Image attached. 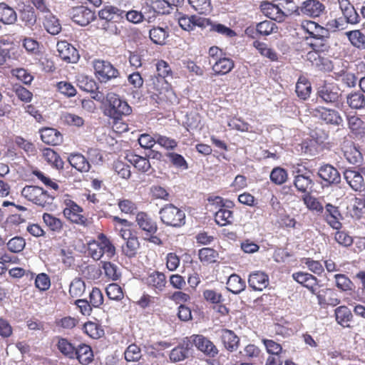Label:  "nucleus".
Instances as JSON below:
<instances>
[{
	"mask_svg": "<svg viewBox=\"0 0 365 365\" xmlns=\"http://www.w3.org/2000/svg\"><path fill=\"white\" fill-rule=\"evenodd\" d=\"M260 9L263 14L277 23H282L294 14H299V7L293 0H279L277 4L262 2Z\"/></svg>",
	"mask_w": 365,
	"mask_h": 365,
	"instance_id": "f257e3e1",
	"label": "nucleus"
},
{
	"mask_svg": "<svg viewBox=\"0 0 365 365\" xmlns=\"http://www.w3.org/2000/svg\"><path fill=\"white\" fill-rule=\"evenodd\" d=\"M98 16L101 21V29L114 35H121L123 29H118L115 23L119 22L124 18V11L115 6H106L98 11Z\"/></svg>",
	"mask_w": 365,
	"mask_h": 365,
	"instance_id": "f03ea898",
	"label": "nucleus"
},
{
	"mask_svg": "<svg viewBox=\"0 0 365 365\" xmlns=\"http://www.w3.org/2000/svg\"><path fill=\"white\" fill-rule=\"evenodd\" d=\"M150 90L157 101L161 103H173L176 96L166 78L153 76L151 77Z\"/></svg>",
	"mask_w": 365,
	"mask_h": 365,
	"instance_id": "7ed1b4c3",
	"label": "nucleus"
},
{
	"mask_svg": "<svg viewBox=\"0 0 365 365\" xmlns=\"http://www.w3.org/2000/svg\"><path fill=\"white\" fill-rule=\"evenodd\" d=\"M106 99L108 105L105 113L113 120H121L123 116L132 113V108L128 103L117 94L109 93L106 96Z\"/></svg>",
	"mask_w": 365,
	"mask_h": 365,
	"instance_id": "20e7f679",
	"label": "nucleus"
},
{
	"mask_svg": "<svg viewBox=\"0 0 365 365\" xmlns=\"http://www.w3.org/2000/svg\"><path fill=\"white\" fill-rule=\"evenodd\" d=\"M21 195L28 200L42 207L51 205L55 198L53 191L48 192L42 187L34 185L24 187Z\"/></svg>",
	"mask_w": 365,
	"mask_h": 365,
	"instance_id": "39448f33",
	"label": "nucleus"
},
{
	"mask_svg": "<svg viewBox=\"0 0 365 365\" xmlns=\"http://www.w3.org/2000/svg\"><path fill=\"white\" fill-rule=\"evenodd\" d=\"M160 220L167 226L179 227L185 223V212L173 204H167L160 210Z\"/></svg>",
	"mask_w": 365,
	"mask_h": 365,
	"instance_id": "423d86ee",
	"label": "nucleus"
},
{
	"mask_svg": "<svg viewBox=\"0 0 365 365\" xmlns=\"http://www.w3.org/2000/svg\"><path fill=\"white\" fill-rule=\"evenodd\" d=\"M65 207L63 210V216L71 222L88 227L90 224L89 220L83 215V209L76 202L71 199L63 200Z\"/></svg>",
	"mask_w": 365,
	"mask_h": 365,
	"instance_id": "0eeeda50",
	"label": "nucleus"
},
{
	"mask_svg": "<svg viewBox=\"0 0 365 365\" xmlns=\"http://www.w3.org/2000/svg\"><path fill=\"white\" fill-rule=\"evenodd\" d=\"M93 68L96 78L101 82H106L119 76V71L109 61L101 59L93 61Z\"/></svg>",
	"mask_w": 365,
	"mask_h": 365,
	"instance_id": "6e6552de",
	"label": "nucleus"
},
{
	"mask_svg": "<svg viewBox=\"0 0 365 365\" xmlns=\"http://www.w3.org/2000/svg\"><path fill=\"white\" fill-rule=\"evenodd\" d=\"M312 114L328 125L339 126L343 123L340 113L334 109L318 106L312 110Z\"/></svg>",
	"mask_w": 365,
	"mask_h": 365,
	"instance_id": "1a4fd4ad",
	"label": "nucleus"
},
{
	"mask_svg": "<svg viewBox=\"0 0 365 365\" xmlns=\"http://www.w3.org/2000/svg\"><path fill=\"white\" fill-rule=\"evenodd\" d=\"M143 282L148 289L157 294L163 292L167 285L165 274L158 270L149 272L147 276L143 279Z\"/></svg>",
	"mask_w": 365,
	"mask_h": 365,
	"instance_id": "9d476101",
	"label": "nucleus"
},
{
	"mask_svg": "<svg viewBox=\"0 0 365 365\" xmlns=\"http://www.w3.org/2000/svg\"><path fill=\"white\" fill-rule=\"evenodd\" d=\"M319 215L331 228L334 230H341L342 227V215L339 207L331 203H326L324 207V211Z\"/></svg>",
	"mask_w": 365,
	"mask_h": 365,
	"instance_id": "9b49d317",
	"label": "nucleus"
},
{
	"mask_svg": "<svg viewBox=\"0 0 365 365\" xmlns=\"http://www.w3.org/2000/svg\"><path fill=\"white\" fill-rule=\"evenodd\" d=\"M58 56L67 63H74L79 59L77 49L66 41H58L56 45Z\"/></svg>",
	"mask_w": 365,
	"mask_h": 365,
	"instance_id": "f8f14e48",
	"label": "nucleus"
},
{
	"mask_svg": "<svg viewBox=\"0 0 365 365\" xmlns=\"http://www.w3.org/2000/svg\"><path fill=\"white\" fill-rule=\"evenodd\" d=\"M190 339L197 349L207 356L215 357L218 354L216 346L203 335L193 334L190 336Z\"/></svg>",
	"mask_w": 365,
	"mask_h": 365,
	"instance_id": "ddd939ff",
	"label": "nucleus"
},
{
	"mask_svg": "<svg viewBox=\"0 0 365 365\" xmlns=\"http://www.w3.org/2000/svg\"><path fill=\"white\" fill-rule=\"evenodd\" d=\"M135 222L139 229L145 234H156L158 230L156 221L146 212H138L135 215Z\"/></svg>",
	"mask_w": 365,
	"mask_h": 365,
	"instance_id": "4468645a",
	"label": "nucleus"
},
{
	"mask_svg": "<svg viewBox=\"0 0 365 365\" xmlns=\"http://www.w3.org/2000/svg\"><path fill=\"white\" fill-rule=\"evenodd\" d=\"M178 21L180 28L187 31H193L196 26L205 28L206 27V22L209 23L205 18H201L196 15L188 16L182 14H180Z\"/></svg>",
	"mask_w": 365,
	"mask_h": 365,
	"instance_id": "2eb2a0df",
	"label": "nucleus"
},
{
	"mask_svg": "<svg viewBox=\"0 0 365 365\" xmlns=\"http://www.w3.org/2000/svg\"><path fill=\"white\" fill-rule=\"evenodd\" d=\"M344 177L349 185L356 192L365 191V179L361 172L354 169H346Z\"/></svg>",
	"mask_w": 365,
	"mask_h": 365,
	"instance_id": "dca6fc26",
	"label": "nucleus"
},
{
	"mask_svg": "<svg viewBox=\"0 0 365 365\" xmlns=\"http://www.w3.org/2000/svg\"><path fill=\"white\" fill-rule=\"evenodd\" d=\"M71 14L73 21L82 26L88 25L95 19V13L83 6L73 8Z\"/></svg>",
	"mask_w": 365,
	"mask_h": 365,
	"instance_id": "f3484780",
	"label": "nucleus"
},
{
	"mask_svg": "<svg viewBox=\"0 0 365 365\" xmlns=\"http://www.w3.org/2000/svg\"><path fill=\"white\" fill-rule=\"evenodd\" d=\"M316 295L318 301V304L322 307L328 306L336 307L340 304V299L338 297V294L336 291L333 289L325 288L317 291Z\"/></svg>",
	"mask_w": 365,
	"mask_h": 365,
	"instance_id": "a211bd4d",
	"label": "nucleus"
},
{
	"mask_svg": "<svg viewBox=\"0 0 365 365\" xmlns=\"http://www.w3.org/2000/svg\"><path fill=\"white\" fill-rule=\"evenodd\" d=\"M292 278L306 287L312 294H317L319 279L315 276L308 272H297L292 274Z\"/></svg>",
	"mask_w": 365,
	"mask_h": 365,
	"instance_id": "6ab92c4d",
	"label": "nucleus"
},
{
	"mask_svg": "<svg viewBox=\"0 0 365 365\" xmlns=\"http://www.w3.org/2000/svg\"><path fill=\"white\" fill-rule=\"evenodd\" d=\"M294 185L298 192L306 194L309 190H312L314 182L311 176L307 173H303L299 168L294 171Z\"/></svg>",
	"mask_w": 365,
	"mask_h": 365,
	"instance_id": "aec40b11",
	"label": "nucleus"
},
{
	"mask_svg": "<svg viewBox=\"0 0 365 365\" xmlns=\"http://www.w3.org/2000/svg\"><path fill=\"white\" fill-rule=\"evenodd\" d=\"M317 175L327 185L338 184L341 181L339 171L329 164L322 165L319 168Z\"/></svg>",
	"mask_w": 365,
	"mask_h": 365,
	"instance_id": "412c9836",
	"label": "nucleus"
},
{
	"mask_svg": "<svg viewBox=\"0 0 365 365\" xmlns=\"http://www.w3.org/2000/svg\"><path fill=\"white\" fill-rule=\"evenodd\" d=\"M339 88L334 85H325L318 91V97L327 103H336L341 96Z\"/></svg>",
	"mask_w": 365,
	"mask_h": 365,
	"instance_id": "4be33fe9",
	"label": "nucleus"
},
{
	"mask_svg": "<svg viewBox=\"0 0 365 365\" xmlns=\"http://www.w3.org/2000/svg\"><path fill=\"white\" fill-rule=\"evenodd\" d=\"M302 200L306 208L318 215L324 211V198L323 197H316L311 192H307L302 196Z\"/></svg>",
	"mask_w": 365,
	"mask_h": 365,
	"instance_id": "5701e85b",
	"label": "nucleus"
},
{
	"mask_svg": "<svg viewBox=\"0 0 365 365\" xmlns=\"http://www.w3.org/2000/svg\"><path fill=\"white\" fill-rule=\"evenodd\" d=\"M248 284L252 289L262 291L269 285V276L264 272L255 271L250 274Z\"/></svg>",
	"mask_w": 365,
	"mask_h": 365,
	"instance_id": "b1692460",
	"label": "nucleus"
},
{
	"mask_svg": "<svg viewBox=\"0 0 365 365\" xmlns=\"http://www.w3.org/2000/svg\"><path fill=\"white\" fill-rule=\"evenodd\" d=\"M39 132L41 140L47 145H58L63 142V135L57 129L45 127Z\"/></svg>",
	"mask_w": 365,
	"mask_h": 365,
	"instance_id": "393cba45",
	"label": "nucleus"
},
{
	"mask_svg": "<svg viewBox=\"0 0 365 365\" xmlns=\"http://www.w3.org/2000/svg\"><path fill=\"white\" fill-rule=\"evenodd\" d=\"M324 9V5L318 0H307L300 7L302 13L311 17L319 16Z\"/></svg>",
	"mask_w": 365,
	"mask_h": 365,
	"instance_id": "a878e982",
	"label": "nucleus"
},
{
	"mask_svg": "<svg viewBox=\"0 0 365 365\" xmlns=\"http://www.w3.org/2000/svg\"><path fill=\"white\" fill-rule=\"evenodd\" d=\"M220 336L225 349L232 352L237 350L240 346V338L235 333L227 329H222L220 331Z\"/></svg>",
	"mask_w": 365,
	"mask_h": 365,
	"instance_id": "bb28decb",
	"label": "nucleus"
},
{
	"mask_svg": "<svg viewBox=\"0 0 365 365\" xmlns=\"http://www.w3.org/2000/svg\"><path fill=\"white\" fill-rule=\"evenodd\" d=\"M350 133L356 138H363L365 135V122L358 115H348L346 118Z\"/></svg>",
	"mask_w": 365,
	"mask_h": 365,
	"instance_id": "cd10ccee",
	"label": "nucleus"
},
{
	"mask_svg": "<svg viewBox=\"0 0 365 365\" xmlns=\"http://www.w3.org/2000/svg\"><path fill=\"white\" fill-rule=\"evenodd\" d=\"M126 160L132 164L139 172L146 173L150 168V163L146 158L136 155L132 152L126 154Z\"/></svg>",
	"mask_w": 365,
	"mask_h": 365,
	"instance_id": "c85d7f7f",
	"label": "nucleus"
},
{
	"mask_svg": "<svg viewBox=\"0 0 365 365\" xmlns=\"http://www.w3.org/2000/svg\"><path fill=\"white\" fill-rule=\"evenodd\" d=\"M75 359L82 365H88L93 361V352L91 347L86 344H81L76 349Z\"/></svg>",
	"mask_w": 365,
	"mask_h": 365,
	"instance_id": "c756f323",
	"label": "nucleus"
},
{
	"mask_svg": "<svg viewBox=\"0 0 365 365\" xmlns=\"http://www.w3.org/2000/svg\"><path fill=\"white\" fill-rule=\"evenodd\" d=\"M234 66V61L225 56L214 62L212 69L215 75H225L230 73L233 69Z\"/></svg>",
	"mask_w": 365,
	"mask_h": 365,
	"instance_id": "7c9ffc66",
	"label": "nucleus"
},
{
	"mask_svg": "<svg viewBox=\"0 0 365 365\" xmlns=\"http://www.w3.org/2000/svg\"><path fill=\"white\" fill-rule=\"evenodd\" d=\"M68 160L70 165L81 173L88 172L91 168V165L88 160L81 153H71Z\"/></svg>",
	"mask_w": 365,
	"mask_h": 365,
	"instance_id": "2f4dec72",
	"label": "nucleus"
},
{
	"mask_svg": "<svg viewBox=\"0 0 365 365\" xmlns=\"http://www.w3.org/2000/svg\"><path fill=\"white\" fill-rule=\"evenodd\" d=\"M95 241L108 258L111 259L115 255V247L105 234H98Z\"/></svg>",
	"mask_w": 365,
	"mask_h": 365,
	"instance_id": "473e14b6",
	"label": "nucleus"
},
{
	"mask_svg": "<svg viewBox=\"0 0 365 365\" xmlns=\"http://www.w3.org/2000/svg\"><path fill=\"white\" fill-rule=\"evenodd\" d=\"M334 314L336 322L341 327H350V322L352 321L353 314L351 310L346 306L338 307L334 310Z\"/></svg>",
	"mask_w": 365,
	"mask_h": 365,
	"instance_id": "72a5a7b5",
	"label": "nucleus"
},
{
	"mask_svg": "<svg viewBox=\"0 0 365 365\" xmlns=\"http://www.w3.org/2000/svg\"><path fill=\"white\" fill-rule=\"evenodd\" d=\"M17 21V14L15 10L6 4L0 3V22L11 25Z\"/></svg>",
	"mask_w": 365,
	"mask_h": 365,
	"instance_id": "f704fd0d",
	"label": "nucleus"
},
{
	"mask_svg": "<svg viewBox=\"0 0 365 365\" xmlns=\"http://www.w3.org/2000/svg\"><path fill=\"white\" fill-rule=\"evenodd\" d=\"M43 159L52 167L57 170L63 168V161L60 155L51 148H44L43 150Z\"/></svg>",
	"mask_w": 365,
	"mask_h": 365,
	"instance_id": "c9c22d12",
	"label": "nucleus"
},
{
	"mask_svg": "<svg viewBox=\"0 0 365 365\" xmlns=\"http://www.w3.org/2000/svg\"><path fill=\"white\" fill-rule=\"evenodd\" d=\"M252 46L257 50L262 56L269 59L271 61H278V54L276 51L269 48L266 43L259 40H255L253 42Z\"/></svg>",
	"mask_w": 365,
	"mask_h": 365,
	"instance_id": "e433bc0d",
	"label": "nucleus"
},
{
	"mask_svg": "<svg viewBox=\"0 0 365 365\" xmlns=\"http://www.w3.org/2000/svg\"><path fill=\"white\" fill-rule=\"evenodd\" d=\"M246 288L245 281L243 280L238 274H231L227 282V289L229 292L238 294Z\"/></svg>",
	"mask_w": 365,
	"mask_h": 365,
	"instance_id": "4c0bfd02",
	"label": "nucleus"
},
{
	"mask_svg": "<svg viewBox=\"0 0 365 365\" xmlns=\"http://www.w3.org/2000/svg\"><path fill=\"white\" fill-rule=\"evenodd\" d=\"M43 25L46 31L51 35H57L61 31L59 20L50 12L45 16Z\"/></svg>",
	"mask_w": 365,
	"mask_h": 365,
	"instance_id": "58836bf2",
	"label": "nucleus"
},
{
	"mask_svg": "<svg viewBox=\"0 0 365 365\" xmlns=\"http://www.w3.org/2000/svg\"><path fill=\"white\" fill-rule=\"evenodd\" d=\"M230 205H227L222 208H220L215 214V221L220 226H226L232 223L234 215L233 212L228 208Z\"/></svg>",
	"mask_w": 365,
	"mask_h": 365,
	"instance_id": "ea45409f",
	"label": "nucleus"
},
{
	"mask_svg": "<svg viewBox=\"0 0 365 365\" xmlns=\"http://www.w3.org/2000/svg\"><path fill=\"white\" fill-rule=\"evenodd\" d=\"M346 103L351 109H363L365 108V96L360 91H353L348 94Z\"/></svg>",
	"mask_w": 365,
	"mask_h": 365,
	"instance_id": "a19ab883",
	"label": "nucleus"
},
{
	"mask_svg": "<svg viewBox=\"0 0 365 365\" xmlns=\"http://www.w3.org/2000/svg\"><path fill=\"white\" fill-rule=\"evenodd\" d=\"M83 331L92 339H98L104 336V329L101 324L96 322L88 321L83 327Z\"/></svg>",
	"mask_w": 365,
	"mask_h": 365,
	"instance_id": "79ce46f5",
	"label": "nucleus"
},
{
	"mask_svg": "<svg viewBox=\"0 0 365 365\" xmlns=\"http://www.w3.org/2000/svg\"><path fill=\"white\" fill-rule=\"evenodd\" d=\"M140 247L138 237L133 235L126 240L125 244L122 246V252L128 258H133L136 256Z\"/></svg>",
	"mask_w": 365,
	"mask_h": 365,
	"instance_id": "37998d69",
	"label": "nucleus"
},
{
	"mask_svg": "<svg viewBox=\"0 0 365 365\" xmlns=\"http://www.w3.org/2000/svg\"><path fill=\"white\" fill-rule=\"evenodd\" d=\"M312 86L310 82L304 76H300L296 83L295 91L299 98L303 100L307 99L311 93Z\"/></svg>",
	"mask_w": 365,
	"mask_h": 365,
	"instance_id": "c03bdc74",
	"label": "nucleus"
},
{
	"mask_svg": "<svg viewBox=\"0 0 365 365\" xmlns=\"http://www.w3.org/2000/svg\"><path fill=\"white\" fill-rule=\"evenodd\" d=\"M345 35L353 46L365 50V35L360 30L346 31Z\"/></svg>",
	"mask_w": 365,
	"mask_h": 365,
	"instance_id": "a18cd8bd",
	"label": "nucleus"
},
{
	"mask_svg": "<svg viewBox=\"0 0 365 365\" xmlns=\"http://www.w3.org/2000/svg\"><path fill=\"white\" fill-rule=\"evenodd\" d=\"M218 252L210 247H203L198 251L200 261L204 265H208L217 262Z\"/></svg>",
	"mask_w": 365,
	"mask_h": 365,
	"instance_id": "49530a36",
	"label": "nucleus"
},
{
	"mask_svg": "<svg viewBox=\"0 0 365 365\" xmlns=\"http://www.w3.org/2000/svg\"><path fill=\"white\" fill-rule=\"evenodd\" d=\"M209 21L206 22V26H210V31L216 32L225 37L232 38L237 36L236 32L232 29L226 26L224 24L212 22L210 19H207Z\"/></svg>",
	"mask_w": 365,
	"mask_h": 365,
	"instance_id": "de8ad7c7",
	"label": "nucleus"
},
{
	"mask_svg": "<svg viewBox=\"0 0 365 365\" xmlns=\"http://www.w3.org/2000/svg\"><path fill=\"white\" fill-rule=\"evenodd\" d=\"M258 36L266 37L278 32L279 28L275 23L270 20H264L257 24Z\"/></svg>",
	"mask_w": 365,
	"mask_h": 365,
	"instance_id": "09e8293b",
	"label": "nucleus"
},
{
	"mask_svg": "<svg viewBox=\"0 0 365 365\" xmlns=\"http://www.w3.org/2000/svg\"><path fill=\"white\" fill-rule=\"evenodd\" d=\"M86 291L85 282L80 277L74 278L70 285L68 293L72 298L81 297Z\"/></svg>",
	"mask_w": 365,
	"mask_h": 365,
	"instance_id": "8fccbe9b",
	"label": "nucleus"
},
{
	"mask_svg": "<svg viewBox=\"0 0 365 365\" xmlns=\"http://www.w3.org/2000/svg\"><path fill=\"white\" fill-rule=\"evenodd\" d=\"M149 36L150 40L155 44L163 45L169 36L167 29L160 26L153 27L150 30Z\"/></svg>",
	"mask_w": 365,
	"mask_h": 365,
	"instance_id": "3c124183",
	"label": "nucleus"
},
{
	"mask_svg": "<svg viewBox=\"0 0 365 365\" xmlns=\"http://www.w3.org/2000/svg\"><path fill=\"white\" fill-rule=\"evenodd\" d=\"M43 220L52 232L59 233L63 230V223L62 220L51 214L44 213Z\"/></svg>",
	"mask_w": 365,
	"mask_h": 365,
	"instance_id": "603ef678",
	"label": "nucleus"
},
{
	"mask_svg": "<svg viewBox=\"0 0 365 365\" xmlns=\"http://www.w3.org/2000/svg\"><path fill=\"white\" fill-rule=\"evenodd\" d=\"M344 156L351 164H357L362 161L363 156L359 149L355 144L348 146L344 150Z\"/></svg>",
	"mask_w": 365,
	"mask_h": 365,
	"instance_id": "864d4df0",
	"label": "nucleus"
},
{
	"mask_svg": "<svg viewBox=\"0 0 365 365\" xmlns=\"http://www.w3.org/2000/svg\"><path fill=\"white\" fill-rule=\"evenodd\" d=\"M191 8L199 14H207L212 11L210 0H187Z\"/></svg>",
	"mask_w": 365,
	"mask_h": 365,
	"instance_id": "5fc2aeb1",
	"label": "nucleus"
},
{
	"mask_svg": "<svg viewBox=\"0 0 365 365\" xmlns=\"http://www.w3.org/2000/svg\"><path fill=\"white\" fill-rule=\"evenodd\" d=\"M57 346L60 352L65 356L71 359H75L76 348L74 347L73 344L68 341V339L61 338L58 341Z\"/></svg>",
	"mask_w": 365,
	"mask_h": 365,
	"instance_id": "6e6d98bb",
	"label": "nucleus"
},
{
	"mask_svg": "<svg viewBox=\"0 0 365 365\" xmlns=\"http://www.w3.org/2000/svg\"><path fill=\"white\" fill-rule=\"evenodd\" d=\"M319 53L315 50L308 52L307 55V60L321 70L326 69L327 68H329L330 61L327 58L321 57Z\"/></svg>",
	"mask_w": 365,
	"mask_h": 365,
	"instance_id": "4d7b16f0",
	"label": "nucleus"
},
{
	"mask_svg": "<svg viewBox=\"0 0 365 365\" xmlns=\"http://www.w3.org/2000/svg\"><path fill=\"white\" fill-rule=\"evenodd\" d=\"M336 287L343 292L352 291L354 288L352 281L344 274L334 275Z\"/></svg>",
	"mask_w": 365,
	"mask_h": 365,
	"instance_id": "13d9d810",
	"label": "nucleus"
},
{
	"mask_svg": "<svg viewBox=\"0 0 365 365\" xmlns=\"http://www.w3.org/2000/svg\"><path fill=\"white\" fill-rule=\"evenodd\" d=\"M188 346L187 343L186 346L184 344H180L173 349L170 353V359L173 362H178L187 358L188 354Z\"/></svg>",
	"mask_w": 365,
	"mask_h": 365,
	"instance_id": "bf43d9fd",
	"label": "nucleus"
},
{
	"mask_svg": "<svg viewBox=\"0 0 365 365\" xmlns=\"http://www.w3.org/2000/svg\"><path fill=\"white\" fill-rule=\"evenodd\" d=\"M77 84L80 89L88 93H93L97 89L96 82L87 76H79L77 79Z\"/></svg>",
	"mask_w": 365,
	"mask_h": 365,
	"instance_id": "052dcab7",
	"label": "nucleus"
},
{
	"mask_svg": "<svg viewBox=\"0 0 365 365\" xmlns=\"http://www.w3.org/2000/svg\"><path fill=\"white\" fill-rule=\"evenodd\" d=\"M112 220L113 222L120 225L123 227L119 230V233L122 238L127 240L130 237L134 235L132 234L131 230L129 229V227L131 226V222L128 220L122 219L118 216H113Z\"/></svg>",
	"mask_w": 365,
	"mask_h": 365,
	"instance_id": "680f3d73",
	"label": "nucleus"
},
{
	"mask_svg": "<svg viewBox=\"0 0 365 365\" xmlns=\"http://www.w3.org/2000/svg\"><path fill=\"white\" fill-rule=\"evenodd\" d=\"M287 172L280 167L274 168L270 173V180L275 185H282L287 180Z\"/></svg>",
	"mask_w": 365,
	"mask_h": 365,
	"instance_id": "e2e57ef3",
	"label": "nucleus"
},
{
	"mask_svg": "<svg viewBox=\"0 0 365 365\" xmlns=\"http://www.w3.org/2000/svg\"><path fill=\"white\" fill-rule=\"evenodd\" d=\"M349 212L352 217L360 219L365 212L364 199L356 197Z\"/></svg>",
	"mask_w": 365,
	"mask_h": 365,
	"instance_id": "0e129e2a",
	"label": "nucleus"
},
{
	"mask_svg": "<svg viewBox=\"0 0 365 365\" xmlns=\"http://www.w3.org/2000/svg\"><path fill=\"white\" fill-rule=\"evenodd\" d=\"M106 292L108 297L112 300L120 301L124 296L121 287L115 283L108 284Z\"/></svg>",
	"mask_w": 365,
	"mask_h": 365,
	"instance_id": "69168bd1",
	"label": "nucleus"
},
{
	"mask_svg": "<svg viewBox=\"0 0 365 365\" xmlns=\"http://www.w3.org/2000/svg\"><path fill=\"white\" fill-rule=\"evenodd\" d=\"M127 361H138L142 356L140 348L135 344L129 345L124 353Z\"/></svg>",
	"mask_w": 365,
	"mask_h": 365,
	"instance_id": "338daca9",
	"label": "nucleus"
},
{
	"mask_svg": "<svg viewBox=\"0 0 365 365\" xmlns=\"http://www.w3.org/2000/svg\"><path fill=\"white\" fill-rule=\"evenodd\" d=\"M8 250L13 253L21 252L26 246V241L21 237H14L6 243Z\"/></svg>",
	"mask_w": 365,
	"mask_h": 365,
	"instance_id": "774afa93",
	"label": "nucleus"
}]
</instances>
